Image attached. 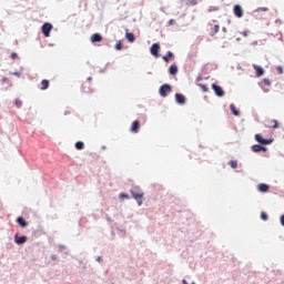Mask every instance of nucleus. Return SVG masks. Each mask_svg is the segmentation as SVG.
Instances as JSON below:
<instances>
[{
  "instance_id": "c85d7f7f",
  "label": "nucleus",
  "mask_w": 284,
  "mask_h": 284,
  "mask_svg": "<svg viewBox=\"0 0 284 284\" xmlns=\"http://www.w3.org/2000/svg\"><path fill=\"white\" fill-rule=\"evenodd\" d=\"M262 82L264 85H272V82H270V79H263Z\"/></svg>"
},
{
  "instance_id": "1a4fd4ad",
  "label": "nucleus",
  "mask_w": 284,
  "mask_h": 284,
  "mask_svg": "<svg viewBox=\"0 0 284 284\" xmlns=\"http://www.w3.org/2000/svg\"><path fill=\"white\" fill-rule=\"evenodd\" d=\"M140 129H141V122L139 120L133 121V123L131 125V132L136 134Z\"/></svg>"
},
{
  "instance_id": "e433bc0d",
  "label": "nucleus",
  "mask_w": 284,
  "mask_h": 284,
  "mask_svg": "<svg viewBox=\"0 0 284 284\" xmlns=\"http://www.w3.org/2000/svg\"><path fill=\"white\" fill-rule=\"evenodd\" d=\"M13 74H14V77H21V73H19V72H14Z\"/></svg>"
},
{
  "instance_id": "6e6552de",
  "label": "nucleus",
  "mask_w": 284,
  "mask_h": 284,
  "mask_svg": "<svg viewBox=\"0 0 284 284\" xmlns=\"http://www.w3.org/2000/svg\"><path fill=\"white\" fill-rule=\"evenodd\" d=\"M159 50H161V45L159 43H153L151 45V54L153 57H159Z\"/></svg>"
},
{
  "instance_id": "a19ab883",
  "label": "nucleus",
  "mask_w": 284,
  "mask_h": 284,
  "mask_svg": "<svg viewBox=\"0 0 284 284\" xmlns=\"http://www.w3.org/2000/svg\"><path fill=\"white\" fill-rule=\"evenodd\" d=\"M64 114H70V112H65Z\"/></svg>"
},
{
  "instance_id": "423d86ee",
  "label": "nucleus",
  "mask_w": 284,
  "mask_h": 284,
  "mask_svg": "<svg viewBox=\"0 0 284 284\" xmlns=\"http://www.w3.org/2000/svg\"><path fill=\"white\" fill-rule=\"evenodd\" d=\"M212 89L214 90L216 97H225V91H223V88L213 83Z\"/></svg>"
},
{
  "instance_id": "6ab92c4d",
  "label": "nucleus",
  "mask_w": 284,
  "mask_h": 284,
  "mask_svg": "<svg viewBox=\"0 0 284 284\" xmlns=\"http://www.w3.org/2000/svg\"><path fill=\"white\" fill-rule=\"evenodd\" d=\"M230 109L234 116H239V114H241V111L236 110V106L234 104H231Z\"/></svg>"
},
{
  "instance_id": "0eeeda50",
  "label": "nucleus",
  "mask_w": 284,
  "mask_h": 284,
  "mask_svg": "<svg viewBox=\"0 0 284 284\" xmlns=\"http://www.w3.org/2000/svg\"><path fill=\"white\" fill-rule=\"evenodd\" d=\"M103 41V36L101 33H93L91 36V43H101Z\"/></svg>"
},
{
  "instance_id": "9d476101",
  "label": "nucleus",
  "mask_w": 284,
  "mask_h": 284,
  "mask_svg": "<svg viewBox=\"0 0 284 284\" xmlns=\"http://www.w3.org/2000/svg\"><path fill=\"white\" fill-rule=\"evenodd\" d=\"M253 68L256 72V77H263L265 74V70H263V67L254 64Z\"/></svg>"
},
{
  "instance_id": "7c9ffc66",
  "label": "nucleus",
  "mask_w": 284,
  "mask_h": 284,
  "mask_svg": "<svg viewBox=\"0 0 284 284\" xmlns=\"http://www.w3.org/2000/svg\"><path fill=\"white\" fill-rule=\"evenodd\" d=\"M276 70H277V72H278V74H283V67L278 65V67L276 68Z\"/></svg>"
},
{
  "instance_id": "20e7f679",
  "label": "nucleus",
  "mask_w": 284,
  "mask_h": 284,
  "mask_svg": "<svg viewBox=\"0 0 284 284\" xmlns=\"http://www.w3.org/2000/svg\"><path fill=\"white\" fill-rule=\"evenodd\" d=\"M233 13L235 14V17H237V19H242V17H243V7H241V4H235L233 7Z\"/></svg>"
},
{
  "instance_id": "72a5a7b5",
  "label": "nucleus",
  "mask_w": 284,
  "mask_h": 284,
  "mask_svg": "<svg viewBox=\"0 0 284 284\" xmlns=\"http://www.w3.org/2000/svg\"><path fill=\"white\" fill-rule=\"evenodd\" d=\"M280 223H281V225H283V227H284V215H282V216L280 217Z\"/></svg>"
},
{
  "instance_id": "f8f14e48",
  "label": "nucleus",
  "mask_w": 284,
  "mask_h": 284,
  "mask_svg": "<svg viewBox=\"0 0 284 284\" xmlns=\"http://www.w3.org/2000/svg\"><path fill=\"white\" fill-rule=\"evenodd\" d=\"M17 245H23V243H26L28 241V237L26 235L23 236H20L19 235H16V239H14Z\"/></svg>"
},
{
  "instance_id": "4be33fe9",
  "label": "nucleus",
  "mask_w": 284,
  "mask_h": 284,
  "mask_svg": "<svg viewBox=\"0 0 284 284\" xmlns=\"http://www.w3.org/2000/svg\"><path fill=\"white\" fill-rule=\"evenodd\" d=\"M270 124H271V128H273V130H276L278 128V121L277 120H271Z\"/></svg>"
},
{
  "instance_id": "58836bf2",
  "label": "nucleus",
  "mask_w": 284,
  "mask_h": 284,
  "mask_svg": "<svg viewBox=\"0 0 284 284\" xmlns=\"http://www.w3.org/2000/svg\"><path fill=\"white\" fill-rule=\"evenodd\" d=\"M99 263H101V257H98Z\"/></svg>"
},
{
  "instance_id": "5701e85b",
  "label": "nucleus",
  "mask_w": 284,
  "mask_h": 284,
  "mask_svg": "<svg viewBox=\"0 0 284 284\" xmlns=\"http://www.w3.org/2000/svg\"><path fill=\"white\" fill-rule=\"evenodd\" d=\"M83 148H85V144L83 142L79 141V142L75 143V149L77 150H83Z\"/></svg>"
},
{
  "instance_id": "cd10ccee",
  "label": "nucleus",
  "mask_w": 284,
  "mask_h": 284,
  "mask_svg": "<svg viewBox=\"0 0 284 284\" xmlns=\"http://www.w3.org/2000/svg\"><path fill=\"white\" fill-rule=\"evenodd\" d=\"M261 219H262V221H267V219H268L267 213L262 212L261 213Z\"/></svg>"
},
{
  "instance_id": "2eb2a0df",
  "label": "nucleus",
  "mask_w": 284,
  "mask_h": 284,
  "mask_svg": "<svg viewBox=\"0 0 284 284\" xmlns=\"http://www.w3.org/2000/svg\"><path fill=\"white\" fill-rule=\"evenodd\" d=\"M17 223L19 224L20 227H28V222H26L23 217H18Z\"/></svg>"
},
{
  "instance_id": "4c0bfd02",
  "label": "nucleus",
  "mask_w": 284,
  "mask_h": 284,
  "mask_svg": "<svg viewBox=\"0 0 284 284\" xmlns=\"http://www.w3.org/2000/svg\"><path fill=\"white\" fill-rule=\"evenodd\" d=\"M183 284H187V281L183 280Z\"/></svg>"
},
{
  "instance_id": "b1692460",
  "label": "nucleus",
  "mask_w": 284,
  "mask_h": 284,
  "mask_svg": "<svg viewBox=\"0 0 284 284\" xmlns=\"http://www.w3.org/2000/svg\"><path fill=\"white\" fill-rule=\"evenodd\" d=\"M270 11V8L267 7H260L255 10V12H268Z\"/></svg>"
},
{
  "instance_id": "f3484780",
  "label": "nucleus",
  "mask_w": 284,
  "mask_h": 284,
  "mask_svg": "<svg viewBox=\"0 0 284 284\" xmlns=\"http://www.w3.org/2000/svg\"><path fill=\"white\" fill-rule=\"evenodd\" d=\"M50 88V81L49 80H42L41 81V90H48Z\"/></svg>"
},
{
  "instance_id": "f03ea898",
  "label": "nucleus",
  "mask_w": 284,
  "mask_h": 284,
  "mask_svg": "<svg viewBox=\"0 0 284 284\" xmlns=\"http://www.w3.org/2000/svg\"><path fill=\"white\" fill-rule=\"evenodd\" d=\"M131 194L136 200L138 205H143L144 193H136V191L131 190Z\"/></svg>"
},
{
  "instance_id": "bb28decb",
  "label": "nucleus",
  "mask_w": 284,
  "mask_h": 284,
  "mask_svg": "<svg viewBox=\"0 0 284 284\" xmlns=\"http://www.w3.org/2000/svg\"><path fill=\"white\" fill-rule=\"evenodd\" d=\"M199 88L202 90V92H207L209 89L205 84H199Z\"/></svg>"
},
{
  "instance_id": "c9c22d12",
  "label": "nucleus",
  "mask_w": 284,
  "mask_h": 284,
  "mask_svg": "<svg viewBox=\"0 0 284 284\" xmlns=\"http://www.w3.org/2000/svg\"><path fill=\"white\" fill-rule=\"evenodd\" d=\"M2 83H8V78H3Z\"/></svg>"
},
{
  "instance_id": "a878e982",
  "label": "nucleus",
  "mask_w": 284,
  "mask_h": 284,
  "mask_svg": "<svg viewBox=\"0 0 284 284\" xmlns=\"http://www.w3.org/2000/svg\"><path fill=\"white\" fill-rule=\"evenodd\" d=\"M115 50H123V43L121 41L116 42Z\"/></svg>"
},
{
  "instance_id": "f704fd0d",
  "label": "nucleus",
  "mask_w": 284,
  "mask_h": 284,
  "mask_svg": "<svg viewBox=\"0 0 284 284\" xmlns=\"http://www.w3.org/2000/svg\"><path fill=\"white\" fill-rule=\"evenodd\" d=\"M169 26H174V20L173 19L169 20Z\"/></svg>"
},
{
  "instance_id": "dca6fc26",
  "label": "nucleus",
  "mask_w": 284,
  "mask_h": 284,
  "mask_svg": "<svg viewBox=\"0 0 284 284\" xmlns=\"http://www.w3.org/2000/svg\"><path fill=\"white\" fill-rule=\"evenodd\" d=\"M176 72H179V67H176L175 64H172L170 68H169V73L174 75L176 74Z\"/></svg>"
},
{
  "instance_id": "7ed1b4c3",
  "label": "nucleus",
  "mask_w": 284,
  "mask_h": 284,
  "mask_svg": "<svg viewBox=\"0 0 284 284\" xmlns=\"http://www.w3.org/2000/svg\"><path fill=\"white\" fill-rule=\"evenodd\" d=\"M50 32H52V24L50 22H45L42 26V34L44 37H50Z\"/></svg>"
},
{
  "instance_id": "ddd939ff",
  "label": "nucleus",
  "mask_w": 284,
  "mask_h": 284,
  "mask_svg": "<svg viewBox=\"0 0 284 284\" xmlns=\"http://www.w3.org/2000/svg\"><path fill=\"white\" fill-rule=\"evenodd\" d=\"M257 190L258 192H270V185L265 184V183H261L257 185Z\"/></svg>"
},
{
  "instance_id": "412c9836",
  "label": "nucleus",
  "mask_w": 284,
  "mask_h": 284,
  "mask_svg": "<svg viewBox=\"0 0 284 284\" xmlns=\"http://www.w3.org/2000/svg\"><path fill=\"white\" fill-rule=\"evenodd\" d=\"M229 164L233 170H236L239 168V161L236 160H231Z\"/></svg>"
},
{
  "instance_id": "ea45409f",
  "label": "nucleus",
  "mask_w": 284,
  "mask_h": 284,
  "mask_svg": "<svg viewBox=\"0 0 284 284\" xmlns=\"http://www.w3.org/2000/svg\"><path fill=\"white\" fill-rule=\"evenodd\" d=\"M91 79H92V77H89V78H88V81H90Z\"/></svg>"
},
{
  "instance_id": "9b49d317",
  "label": "nucleus",
  "mask_w": 284,
  "mask_h": 284,
  "mask_svg": "<svg viewBox=\"0 0 284 284\" xmlns=\"http://www.w3.org/2000/svg\"><path fill=\"white\" fill-rule=\"evenodd\" d=\"M252 152H267V149L261 144H255L252 146Z\"/></svg>"
},
{
  "instance_id": "f257e3e1",
  "label": "nucleus",
  "mask_w": 284,
  "mask_h": 284,
  "mask_svg": "<svg viewBox=\"0 0 284 284\" xmlns=\"http://www.w3.org/2000/svg\"><path fill=\"white\" fill-rule=\"evenodd\" d=\"M160 92V97H168L169 92H172V87L170 84H163L162 87H160L159 89Z\"/></svg>"
},
{
  "instance_id": "473e14b6",
  "label": "nucleus",
  "mask_w": 284,
  "mask_h": 284,
  "mask_svg": "<svg viewBox=\"0 0 284 284\" xmlns=\"http://www.w3.org/2000/svg\"><path fill=\"white\" fill-rule=\"evenodd\" d=\"M16 105H17V108H21V100H16Z\"/></svg>"
},
{
  "instance_id": "c756f323",
  "label": "nucleus",
  "mask_w": 284,
  "mask_h": 284,
  "mask_svg": "<svg viewBox=\"0 0 284 284\" xmlns=\"http://www.w3.org/2000/svg\"><path fill=\"white\" fill-rule=\"evenodd\" d=\"M11 59L14 61L16 59H19V55L16 53V52H13V53H11Z\"/></svg>"
},
{
  "instance_id": "4468645a",
  "label": "nucleus",
  "mask_w": 284,
  "mask_h": 284,
  "mask_svg": "<svg viewBox=\"0 0 284 284\" xmlns=\"http://www.w3.org/2000/svg\"><path fill=\"white\" fill-rule=\"evenodd\" d=\"M175 101L181 105H183L185 103V95L181 93L175 94Z\"/></svg>"
},
{
  "instance_id": "393cba45",
  "label": "nucleus",
  "mask_w": 284,
  "mask_h": 284,
  "mask_svg": "<svg viewBox=\"0 0 284 284\" xmlns=\"http://www.w3.org/2000/svg\"><path fill=\"white\" fill-rule=\"evenodd\" d=\"M221 30V27L219 24L214 26L213 32L211 33V37H214V34H217V32Z\"/></svg>"
},
{
  "instance_id": "aec40b11",
  "label": "nucleus",
  "mask_w": 284,
  "mask_h": 284,
  "mask_svg": "<svg viewBox=\"0 0 284 284\" xmlns=\"http://www.w3.org/2000/svg\"><path fill=\"white\" fill-rule=\"evenodd\" d=\"M125 37L130 43H134L135 41L134 33L126 32Z\"/></svg>"
},
{
  "instance_id": "39448f33",
  "label": "nucleus",
  "mask_w": 284,
  "mask_h": 284,
  "mask_svg": "<svg viewBox=\"0 0 284 284\" xmlns=\"http://www.w3.org/2000/svg\"><path fill=\"white\" fill-rule=\"evenodd\" d=\"M255 141H257V143H261L262 145H270V143L274 142V140L263 139V136H261V134H255Z\"/></svg>"
},
{
  "instance_id": "a211bd4d",
  "label": "nucleus",
  "mask_w": 284,
  "mask_h": 284,
  "mask_svg": "<svg viewBox=\"0 0 284 284\" xmlns=\"http://www.w3.org/2000/svg\"><path fill=\"white\" fill-rule=\"evenodd\" d=\"M172 57H174V53H172V51H169L166 55H163V61L170 63V59H172Z\"/></svg>"
},
{
  "instance_id": "2f4dec72",
  "label": "nucleus",
  "mask_w": 284,
  "mask_h": 284,
  "mask_svg": "<svg viewBox=\"0 0 284 284\" xmlns=\"http://www.w3.org/2000/svg\"><path fill=\"white\" fill-rule=\"evenodd\" d=\"M120 196H121V199H130V195L125 194V193H121Z\"/></svg>"
}]
</instances>
